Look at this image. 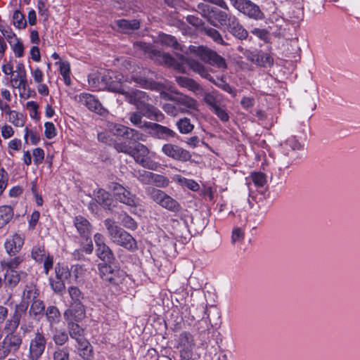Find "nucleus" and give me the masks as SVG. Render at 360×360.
I'll list each match as a JSON object with an SVG mask.
<instances>
[{"mask_svg":"<svg viewBox=\"0 0 360 360\" xmlns=\"http://www.w3.org/2000/svg\"><path fill=\"white\" fill-rule=\"evenodd\" d=\"M160 42L165 46H171L174 49H180V45L178 44L176 38L172 35L162 34L160 35Z\"/></svg>","mask_w":360,"mask_h":360,"instance_id":"nucleus-44","label":"nucleus"},{"mask_svg":"<svg viewBox=\"0 0 360 360\" xmlns=\"http://www.w3.org/2000/svg\"><path fill=\"white\" fill-rule=\"evenodd\" d=\"M56 274L57 279L63 280L68 277V276L70 275V272L67 267L60 266L59 264H58L56 266Z\"/></svg>","mask_w":360,"mask_h":360,"instance_id":"nucleus-64","label":"nucleus"},{"mask_svg":"<svg viewBox=\"0 0 360 360\" xmlns=\"http://www.w3.org/2000/svg\"><path fill=\"white\" fill-rule=\"evenodd\" d=\"M6 115H8V121L14 126L22 127L25 124L24 116L15 110L6 111Z\"/></svg>","mask_w":360,"mask_h":360,"instance_id":"nucleus-36","label":"nucleus"},{"mask_svg":"<svg viewBox=\"0 0 360 360\" xmlns=\"http://www.w3.org/2000/svg\"><path fill=\"white\" fill-rule=\"evenodd\" d=\"M188 51L190 53H194L200 57L202 60L212 65H215L221 70H226L227 68L226 60L217 52L205 46L191 45L188 47Z\"/></svg>","mask_w":360,"mask_h":360,"instance_id":"nucleus-7","label":"nucleus"},{"mask_svg":"<svg viewBox=\"0 0 360 360\" xmlns=\"http://www.w3.org/2000/svg\"><path fill=\"white\" fill-rule=\"evenodd\" d=\"M13 25L19 28H25L26 27V20L24 15L18 10L14 11L13 15Z\"/></svg>","mask_w":360,"mask_h":360,"instance_id":"nucleus-49","label":"nucleus"},{"mask_svg":"<svg viewBox=\"0 0 360 360\" xmlns=\"http://www.w3.org/2000/svg\"><path fill=\"white\" fill-rule=\"evenodd\" d=\"M205 33L210 37L214 41H215L217 44L227 46L228 44L224 41L221 34L219 33V32L212 27H205L204 29Z\"/></svg>","mask_w":360,"mask_h":360,"instance_id":"nucleus-41","label":"nucleus"},{"mask_svg":"<svg viewBox=\"0 0 360 360\" xmlns=\"http://www.w3.org/2000/svg\"><path fill=\"white\" fill-rule=\"evenodd\" d=\"M45 131L44 134L45 136L49 139H53L56 136V129L54 124L51 122H46L44 124Z\"/></svg>","mask_w":360,"mask_h":360,"instance_id":"nucleus-62","label":"nucleus"},{"mask_svg":"<svg viewBox=\"0 0 360 360\" xmlns=\"http://www.w3.org/2000/svg\"><path fill=\"white\" fill-rule=\"evenodd\" d=\"M68 293L71 298L70 303L80 302L83 300L81 290L76 286H70L68 288Z\"/></svg>","mask_w":360,"mask_h":360,"instance_id":"nucleus-50","label":"nucleus"},{"mask_svg":"<svg viewBox=\"0 0 360 360\" xmlns=\"http://www.w3.org/2000/svg\"><path fill=\"white\" fill-rule=\"evenodd\" d=\"M133 148L131 146L127 144L126 142L116 143L115 144V150L119 153H123L131 155Z\"/></svg>","mask_w":360,"mask_h":360,"instance_id":"nucleus-59","label":"nucleus"},{"mask_svg":"<svg viewBox=\"0 0 360 360\" xmlns=\"http://www.w3.org/2000/svg\"><path fill=\"white\" fill-rule=\"evenodd\" d=\"M32 257L37 262H42L46 256L45 249L43 246H34L32 250Z\"/></svg>","mask_w":360,"mask_h":360,"instance_id":"nucleus-48","label":"nucleus"},{"mask_svg":"<svg viewBox=\"0 0 360 360\" xmlns=\"http://www.w3.org/2000/svg\"><path fill=\"white\" fill-rule=\"evenodd\" d=\"M60 65V73L63 76L64 82L66 85H70L71 79L70 77V65L68 61L56 62V65Z\"/></svg>","mask_w":360,"mask_h":360,"instance_id":"nucleus-39","label":"nucleus"},{"mask_svg":"<svg viewBox=\"0 0 360 360\" xmlns=\"http://www.w3.org/2000/svg\"><path fill=\"white\" fill-rule=\"evenodd\" d=\"M23 244L24 238L20 235L15 233L6 240L4 246L6 252L13 256L20 252Z\"/></svg>","mask_w":360,"mask_h":360,"instance_id":"nucleus-24","label":"nucleus"},{"mask_svg":"<svg viewBox=\"0 0 360 360\" xmlns=\"http://www.w3.org/2000/svg\"><path fill=\"white\" fill-rule=\"evenodd\" d=\"M4 283L5 285L10 288H15L20 279L27 276L24 271H18L16 270L6 269L5 270Z\"/></svg>","mask_w":360,"mask_h":360,"instance_id":"nucleus-26","label":"nucleus"},{"mask_svg":"<svg viewBox=\"0 0 360 360\" xmlns=\"http://www.w3.org/2000/svg\"><path fill=\"white\" fill-rule=\"evenodd\" d=\"M143 126L149 130L150 136L158 139L168 141L177 136L174 130L160 124L144 122Z\"/></svg>","mask_w":360,"mask_h":360,"instance_id":"nucleus-17","label":"nucleus"},{"mask_svg":"<svg viewBox=\"0 0 360 360\" xmlns=\"http://www.w3.org/2000/svg\"><path fill=\"white\" fill-rule=\"evenodd\" d=\"M46 316L51 326L58 323L60 321V312L55 306H49L47 307Z\"/></svg>","mask_w":360,"mask_h":360,"instance_id":"nucleus-34","label":"nucleus"},{"mask_svg":"<svg viewBox=\"0 0 360 360\" xmlns=\"http://www.w3.org/2000/svg\"><path fill=\"white\" fill-rule=\"evenodd\" d=\"M22 340L20 334L11 333L7 334L0 346V360L5 359L10 353L16 352L20 347Z\"/></svg>","mask_w":360,"mask_h":360,"instance_id":"nucleus-14","label":"nucleus"},{"mask_svg":"<svg viewBox=\"0 0 360 360\" xmlns=\"http://www.w3.org/2000/svg\"><path fill=\"white\" fill-rule=\"evenodd\" d=\"M147 193L150 198L161 207L172 212L181 210L180 204L164 191L154 188H148Z\"/></svg>","mask_w":360,"mask_h":360,"instance_id":"nucleus-9","label":"nucleus"},{"mask_svg":"<svg viewBox=\"0 0 360 360\" xmlns=\"http://www.w3.org/2000/svg\"><path fill=\"white\" fill-rule=\"evenodd\" d=\"M53 360H70V348L58 347L53 353Z\"/></svg>","mask_w":360,"mask_h":360,"instance_id":"nucleus-46","label":"nucleus"},{"mask_svg":"<svg viewBox=\"0 0 360 360\" xmlns=\"http://www.w3.org/2000/svg\"><path fill=\"white\" fill-rule=\"evenodd\" d=\"M230 15H231L213 7L207 21L214 27L227 25Z\"/></svg>","mask_w":360,"mask_h":360,"instance_id":"nucleus-25","label":"nucleus"},{"mask_svg":"<svg viewBox=\"0 0 360 360\" xmlns=\"http://www.w3.org/2000/svg\"><path fill=\"white\" fill-rule=\"evenodd\" d=\"M143 113L141 111L134 112L130 113L129 120L134 125L139 128H145L142 122Z\"/></svg>","mask_w":360,"mask_h":360,"instance_id":"nucleus-53","label":"nucleus"},{"mask_svg":"<svg viewBox=\"0 0 360 360\" xmlns=\"http://www.w3.org/2000/svg\"><path fill=\"white\" fill-rule=\"evenodd\" d=\"M78 101L91 111H94L99 115H102L105 114L106 111L105 109L103 108L98 100L90 94L81 93L78 96Z\"/></svg>","mask_w":360,"mask_h":360,"instance_id":"nucleus-21","label":"nucleus"},{"mask_svg":"<svg viewBox=\"0 0 360 360\" xmlns=\"http://www.w3.org/2000/svg\"><path fill=\"white\" fill-rule=\"evenodd\" d=\"M24 138L26 143H28V139H30V143L32 145H37L40 141L39 134L32 130H30L28 128H25V134Z\"/></svg>","mask_w":360,"mask_h":360,"instance_id":"nucleus-54","label":"nucleus"},{"mask_svg":"<svg viewBox=\"0 0 360 360\" xmlns=\"http://www.w3.org/2000/svg\"><path fill=\"white\" fill-rule=\"evenodd\" d=\"M74 225L82 238H89L91 232V226L86 218L77 216L74 219Z\"/></svg>","mask_w":360,"mask_h":360,"instance_id":"nucleus-27","label":"nucleus"},{"mask_svg":"<svg viewBox=\"0 0 360 360\" xmlns=\"http://www.w3.org/2000/svg\"><path fill=\"white\" fill-rule=\"evenodd\" d=\"M13 211L11 206L4 205L0 207V229L6 226L13 218Z\"/></svg>","mask_w":360,"mask_h":360,"instance_id":"nucleus-33","label":"nucleus"},{"mask_svg":"<svg viewBox=\"0 0 360 360\" xmlns=\"http://www.w3.org/2000/svg\"><path fill=\"white\" fill-rule=\"evenodd\" d=\"M176 125L179 132L183 134H189L194 129V125L191 124L190 119L188 117L179 119L176 122Z\"/></svg>","mask_w":360,"mask_h":360,"instance_id":"nucleus-37","label":"nucleus"},{"mask_svg":"<svg viewBox=\"0 0 360 360\" xmlns=\"http://www.w3.org/2000/svg\"><path fill=\"white\" fill-rule=\"evenodd\" d=\"M76 342V349L79 356L83 359H89L93 358V347L86 338L80 340Z\"/></svg>","mask_w":360,"mask_h":360,"instance_id":"nucleus-28","label":"nucleus"},{"mask_svg":"<svg viewBox=\"0 0 360 360\" xmlns=\"http://www.w3.org/2000/svg\"><path fill=\"white\" fill-rule=\"evenodd\" d=\"M117 25L123 32H129L137 30L140 27V22L138 20H125L122 19L117 21Z\"/></svg>","mask_w":360,"mask_h":360,"instance_id":"nucleus-31","label":"nucleus"},{"mask_svg":"<svg viewBox=\"0 0 360 360\" xmlns=\"http://www.w3.org/2000/svg\"><path fill=\"white\" fill-rule=\"evenodd\" d=\"M11 81L13 82V86L15 88H22L25 89L27 85V78L26 73H23L20 75V73H17L16 75L13 72V75H11Z\"/></svg>","mask_w":360,"mask_h":360,"instance_id":"nucleus-42","label":"nucleus"},{"mask_svg":"<svg viewBox=\"0 0 360 360\" xmlns=\"http://www.w3.org/2000/svg\"><path fill=\"white\" fill-rule=\"evenodd\" d=\"M111 132L117 136H122L127 139L134 141H145L144 136L136 129L129 128L120 124H112L110 126Z\"/></svg>","mask_w":360,"mask_h":360,"instance_id":"nucleus-19","label":"nucleus"},{"mask_svg":"<svg viewBox=\"0 0 360 360\" xmlns=\"http://www.w3.org/2000/svg\"><path fill=\"white\" fill-rule=\"evenodd\" d=\"M146 51L148 52L149 56L155 63L167 67H172L181 72H185V65L187 64L191 70L200 75L202 77L214 82V79L212 77L207 68L202 63L194 60L186 58L184 56H179V60H176L172 58L169 53H162L156 49L146 46Z\"/></svg>","mask_w":360,"mask_h":360,"instance_id":"nucleus-2","label":"nucleus"},{"mask_svg":"<svg viewBox=\"0 0 360 360\" xmlns=\"http://www.w3.org/2000/svg\"><path fill=\"white\" fill-rule=\"evenodd\" d=\"M122 76L117 75L113 72H108L102 77L105 87L110 91L124 95L126 101L129 102V98H134L135 101H149V96L144 91L126 89L121 80Z\"/></svg>","mask_w":360,"mask_h":360,"instance_id":"nucleus-4","label":"nucleus"},{"mask_svg":"<svg viewBox=\"0 0 360 360\" xmlns=\"http://www.w3.org/2000/svg\"><path fill=\"white\" fill-rule=\"evenodd\" d=\"M69 336L76 342L84 339V329L73 320L66 321Z\"/></svg>","mask_w":360,"mask_h":360,"instance_id":"nucleus-29","label":"nucleus"},{"mask_svg":"<svg viewBox=\"0 0 360 360\" xmlns=\"http://www.w3.org/2000/svg\"><path fill=\"white\" fill-rule=\"evenodd\" d=\"M255 104V99L254 97L243 96L240 101L242 108L248 111H250Z\"/></svg>","mask_w":360,"mask_h":360,"instance_id":"nucleus-61","label":"nucleus"},{"mask_svg":"<svg viewBox=\"0 0 360 360\" xmlns=\"http://www.w3.org/2000/svg\"><path fill=\"white\" fill-rule=\"evenodd\" d=\"M161 152L165 156L180 162H187L191 158L189 151L178 145L170 143L163 144Z\"/></svg>","mask_w":360,"mask_h":360,"instance_id":"nucleus-16","label":"nucleus"},{"mask_svg":"<svg viewBox=\"0 0 360 360\" xmlns=\"http://www.w3.org/2000/svg\"><path fill=\"white\" fill-rule=\"evenodd\" d=\"M86 316L85 307L82 302L70 303V307L63 314L65 321H81Z\"/></svg>","mask_w":360,"mask_h":360,"instance_id":"nucleus-22","label":"nucleus"},{"mask_svg":"<svg viewBox=\"0 0 360 360\" xmlns=\"http://www.w3.org/2000/svg\"><path fill=\"white\" fill-rule=\"evenodd\" d=\"M37 295L38 290L34 285H26L22 293V299L24 300L22 302L25 303V300L27 302L34 300L37 298Z\"/></svg>","mask_w":360,"mask_h":360,"instance_id":"nucleus-40","label":"nucleus"},{"mask_svg":"<svg viewBox=\"0 0 360 360\" xmlns=\"http://www.w3.org/2000/svg\"><path fill=\"white\" fill-rule=\"evenodd\" d=\"M121 223L125 228L131 230H135L137 228V223L131 217L127 214L122 216Z\"/></svg>","mask_w":360,"mask_h":360,"instance_id":"nucleus-55","label":"nucleus"},{"mask_svg":"<svg viewBox=\"0 0 360 360\" xmlns=\"http://www.w3.org/2000/svg\"><path fill=\"white\" fill-rule=\"evenodd\" d=\"M46 345V340L44 333L37 330L30 342L27 360H39L45 351Z\"/></svg>","mask_w":360,"mask_h":360,"instance_id":"nucleus-15","label":"nucleus"},{"mask_svg":"<svg viewBox=\"0 0 360 360\" xmlns=\"http://www.w3.org/2000/svg\"><path fill=\"white\" fill-rule=\"evenodd\" d=\"M169 181L168 178H167L166 176L161 174L153 173L151 185H154L157 187L165 188L167 187L169 185Z\"/></svg>","mask_w":360,"mask_h":360,"instance_id":"nucleus-47","label":"nucleus"},{"mask_svg":"<svg viewBox=\"0 0 360 360\" xmlns=\"http://www.w3.org/2000/svg\"><path fill=\"white\" fill-rule=\"evenodd\" d=\"M103 223L107 230L108 236L112 243L123 247L129 251H134L138 249L135 238L123 229L118 226L114 220L106 219Z\"/></svg>","mask_w":360,"mask_h":360,"instance_id":"nucleus-5","label":"nucleus"},{"mask_svg":"<svg viewBox=\"0 0 360 360\" xmlns=\"http://www.w3.org/2000/svg\"><path fill=\"white\" fill-rule=\"evenodd\" d=\"M149 154L148 148L143 143H138L133 148L130 156L141 167L150 170L157 171L160 167V164L149 158Z\"/></svg>","mask_w":360,"mask_h":360,"instance_id":"nucleus-8","label":"nucleus"},{"mask_svg":"<svg viewBox=\"0 0 360 360\" xmlns=\"http://www.w3.org/2000/svg\"><path fill=\"white\" fill-rule=\"evenodd\" d=\"M33 158H34V163L36 165L41 163L44 159V151L41 148H37L33 150Z\"/></svg>","mask_w":360,"mask_h":360,"instance_id":"nucleus-63","label":"nucleus"},{"mask_svg":"<svg viewBox=\"0 0 360 360\" xmlns=\"http://www.w3.org/2000/svg\"><path fill=\"white\" fill-rule=\"evenodd\" d=\"M134 176L141 184L150 185L152 181L153 172L145 170H138L135 172Z\"/></svg>","mask_w":360,"mask_h":360,"instance_id":"nucleus-45","label":"nucleus"},{"mask_svg":"<svg viewBox=\"0 0 360 360\" xmlns=\"http://www.w3.org/2000/svg\"><path fill=\"white\" fill-rule=\"evenodd\" d=\"M203 101L221 122H226L229 120L226 105L224 103V96L217 91L202 92Z\"/></svg>","mask_w":360,"mask_h":360,"instance_id":"nucleus-6","label":"nucleus"},{"mask_svg":"<svg viewBox=\"0 0 360 360\" xmlns=\"http://www.w3.org/2000/svg\"><path fill=\"white\" fill-rule=\"evenodd\" d=\"M250 177L257 187H263L266 183V176L262 172H253Z\"/></svg>","mask_w":360,"mask_h":360,"instance_id":"nucleus-51","label":"nucleus"},{"mask_svg":"<svg viewBox=\"0 0 360 360\" xmlns=\"http://www.w3.org/2000/svg\"><path fill=\"white\" fill-rule=\"evenodd\" d=\"M148 101H135L134 98H129V103L136 106L139 111L143 113V115L150 120L158 122L161 121L164 115L155 107L148 103Z\"/></svg>","mask_w":360,"mask_h":360,"instance_id":"nucleus-18","label":"nucleus"},{"mask_svg":"<svg viewBox=\"0 0 360 360\" xmlns=\"http://www.w3.org/2000/svg\"><path fill=\"white\" fill-rule=\"evenodd\" d=\"M110 189L117 201L132 207L139 205V198L136 195L121 184L112 183L110 186Z\"/></svg>","mask_w":360,"mask_h":360,"instance_id":"nucleus-11","label":"nucleus"},{"mask_svg":"<svg viewBox=\"0 0 360 360\" xmlns=\"http://www.w3.org/2000/svg\"><path fill=\"white\" fill-rule=\"evenodd\" d=\"M98 269L101 278L109 285L117 286L125 280V272L119 268H113L108 264H99Z\"/></svg>","mask_w":360,"mask_h":360,"instance_id":"nucleus-10","label":"nucleus"},{"mask_svg":"<svg viewBox=\"0 0 360 360\" xmlns=\"http://www.w3.org/2000/svg\"><path fill=\"white\" fill-rule=\"evenodd\" d=\"M252 62L259 66H270L273 64V58L268 54L263 52H257L253 56Z\"/></svg>","mask_w":360,"mask_h":360,"instance_id":"nucleus-35","label":"nucleus"},{"mask_svg":"<svg viewBox=\"0 0 360 360\" xmlns=\"http://www.w3.org/2000/svg\"><path fill=\"white\" fill-rule=\"evenodd\" d=\"M229 32L240 40L246 39L248 37V31L240 24L235 15H230L227 24Z\"/></svg>","mask_w":360,"mask_h":360,"instance_id":"nucleus-23","label":"nucleus"},{"mask_svg":"<svg viewBox=\"0 0 360 360\" xmlns=\"http://www.w3.org/2000/svg\"><path fill=\"white\" fill-rule=\"evenodd\" d=\"M213 7L205 4L204 3H199L197 6V12L200 13L202 17L208 20L210 15L211 13V11Z\"/></svg>","mask_w":360,"mask_h":360,"instance_id":"nucleus-57","label":"nucleus"},{"mask_svg":"<svg viewBox=\"0 0 360 360\" xmlns=\"http://www.w3.org/2000/svg\"><path fill=\"white\" fill-rule=\"evenodd\" d=\"M53 341L57 346L64 345L69 340V334L64 329L55 328L53 330Z\"/></svg>","mask_w":360,"mask_h":360,"instance_id":"nucleus-32","label":"nucleus"},{"mask_svg":"<svg viewBox=\"0 0 360 360\" xmlns=\"http://www.w3.org/2000/svg\"><path fill=\"white\" fill-rule=\"evenodd\" d=\"M230 2L236 9L250 18L261 20L264 18L259 7L250 0H230Z\"/></svg>","mask_w":360,"mask_h":360,"instance_id":"nucleus-13","label":"nucleus"},{"mask_svg":"<svg viewBox=\"0 0 360 360\" xmlns=\"http://www.w3.org/2000/svg\"><path fill=\"white\" fill-rule=\"evenodd\" d=\"M33 302L30 307V311L34 315H39L43 313L44 311V304L41 300L35 299L32 300Z\"/></svg>","mask_w":360,"mask_h":360,"instance_id":"nucleus-56","label":"nucleus"},{"mask_svg":"<svg viewBox=\"0 0 360 360\" xmlns=\"http://www.w3.org/2000/svg\"><path fill=\"white\" fill-rule=\"evenodd\" d=\"M27 303L24 302H21L15 306L13 316L7 320L4 326V330L7 334L15 332L22 315L25 314L27 311Z\"/></svg>","mask_w":360,"mask_h":360,"instance_id":"nucleus-20","label":"nucleus"},{"mask_svg":"<svg viewBox=\"0 0 360 360\" xmlns=\"http://www.w3.org/2000/svg\"><path fill=\"white\" fill-rule=\"evenodd\" d=\"M146 51L148 52L149 56L155 63L167 67H172L181 72H185V65L187 64L191 70L200 75L202 77L214 82V79L212 77L207 68L202 63L194 60L186 58L184 56H179V60H176L172 58L169 53H162L156 49L146 46Z\"/></svg>","mask_w":360,"mask_h":360,"instance_id":"nucleus-1","label":"nucleus"},{"mask_svg":"<svg viewBox=\"0 0 360 360\" xmlns=\"http://www.w3.org/2000/svg\"><path fill=\"white\" fill-rule=\"evenodd\" d=\"M245 236L244 231L241 228H235L233 229L231 236V242L233 244L240 243L243 240Z\"/></svg>","mask_w":360,"mask_h":360,"instance_id":"nucleus-58","label":"nucleus"},{"mask_svg":"<svg viewBox=\"0 0 360 360\" xmlns=\"http://www.w3.org/2000/svg\"><path fill=\"white\" fill-rule=\"evenodd\" d=\"M195 342L193 336L188 332H182L178 338L176 348L179 349L181 360H190L193 355Z\"/></svg>","mask_w":360,"mask_h":360,"instance_id":"nucleus-12","label":"nucleus"},{"mask_svg":"<svg viewBox=\"0 0 360 360\" xmlns=\"http://www.w3.org/2000/svg\"><path fill=\"white\" fill-rule=\"evenodd\" d=\"M23 262V257L16 256L13 258L4 259L1 262V266L4 269L15 270L18 266Z\"/></svg>","mask_w":360,"mask_h":360,"instance_id":"nucleus-38","label":"nucleus"},{"mask_svg":"<svg viewBox=\"0 0 360 360\" xmlns=\"http://www.w3.org/2000/svg\"><path fill=\"white\" fill-rule=\"evenodd\" d=\"M96 253L98 257L105 262L104 264L110 265L115 259L112 250L107 245L96 248Z\"/></svg>","mask_w":360,"mask_h":360,"instance_id":"nucleus-30","label":"nucleus"},{"mask_svg":"<svg viewBox=\"0 0 360 360\" xmlns=\"http://www.w3.org/2000/svg\"><path fill=\"white\" fill-rule=\"evenodd\" d=\"M9 44L11 46V49L16 57L20 58L23 56L24 47L22 43L19 39L16 38L15 41H12V42L9 43Z\"/></svg>","mask_w":360,"mask_h":360,"instance_id":"nucleus-52","label":"nucleus"},{"mask_svg":"<svg viewBox=\"0 0 360 360\" xmlns=\"http://www.w3.org/2000/svg\"><path fill=\"white\" fill-rule=\"evenodd\" d=\"M283 148L287 150L289 148H290L292 150H295L300 149L301 145L295 138L290 137L285 141V142L283 144Z\"/></svg>","mask_w":360,"mask_h":360,"instance_id":"nucleus-60","label":"nucleus"},{"mask_svg":"<svg viewBox=\"0 0 360 360\" xmlns=\"http://www.w3.org/2000/svg\"><path fill=\"white\" fill-rule=\"evenodd\" d=\"M131 79L142 88L160 91L161 97L165 100L176 101L179 105L184 107L181 109V112L191 114L193 111L198 112L199 110L198 101L192 97L181 95L174 98L165 92H162L164 86L162 84L151 80H147L141 77H133Z\"/></svg>","mask_w":360,"mask_h":360,"instance_id":"nucleus-3","label":"nucleus"},{"mask_svg":"<svg viewBox=\"0 0 360 360\" xmlns=\"http://www.w3.org/2000/svg\"><path fill=\"white\" fill-rule=\"evenodd\" d=\"M96 199L99 204L104 207H109L111 204L110 193L103 189L98 190L96 195Z\"/></svg>","mask_w":360,"mask_h":360,"instance_id":"nucleus-43","label":"nucleus"}]
</instances>
